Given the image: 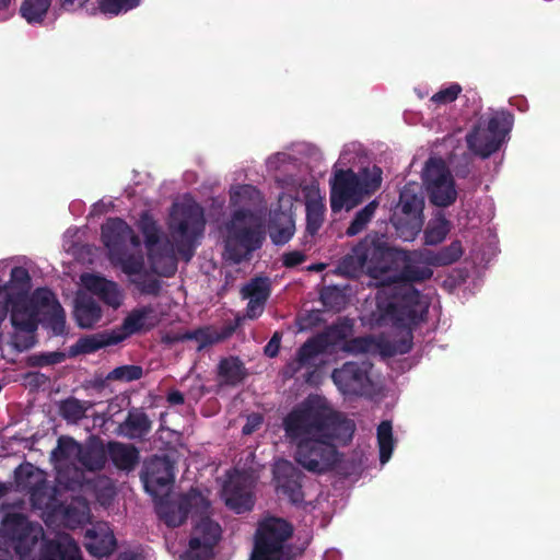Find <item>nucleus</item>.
<instances>
[{
	"mask_svg": "<svg viewBox=\"0 0 560 560\" xmlns=\"http://www.w3.org/2000/svg\"><path fill=\"white\" fill-rule=\"evenodd\" d=\"M512 125L510 115L495 113L488 119H482L478 126L467 135L469 150L481 158L495 152L503 142Z\"/></svg>",
	"mask_w": 560,
	"mask_h": 560,
	"instance_id": "9b49d317",
	"label": "nucleus"
},
{
	"mask_svg": "<svg viewBox=\"0 0 560 560\" xmlns=\"http://www.w3.org/2000/svg\"><path fill=\"white\" fill-rule=\"evenodd\" d=\"M312 269H314V270H322V269H323V266H322V265H319V266H314V267H312Z\"/></svg>",
	"mask_w": 560,
	"mask_h": 560,
	"instance_id": "338daca9",
	"label": "nucleus"
},
{
	"mask_svg": "<svg viewBox=\"0 0 560 560\" xmlns=\"http://www.w3.org/2000/svg\"><path fill=\"white\" fill-rule=\"evenodd\" d=\"M37 320L38 326L47 330L49 337H63L69 334L66 317H38Z\"/></svg>",
	"mask_w": 560,
	"mask_h": 560,
	"instance_id": "a18cd8bd",
	"label": "nucleus"
},
{
	"mask_svg": "<svg viewBox=\"0 0 560 560\" xmlns=\"http://www.w3.org/2000/svg\"><path fill=\"white\" fill-rule=\"evenodd\" d=\"M242 293L248 300L249 310L256 312L269 296V282L262 278L254 279L243 289Z\"/></svg>",
	"mask_w": 560,
	"mask_h": 560,
	"instance_id": "f704fd0d",
	"label": "nucleus"
},
{
	"mask_svg": "<svg viewBox=\"0 0 560 560\" xmlns=\"http://www.w3.org/2000/svg\"><path fill=\"white\" fill-rule=\"evenodd\" d=\"M260 423H261L260 416H255L252 419H248V421L242 429L243 434H245V435L252 434L258 428V425Z\"/></svg>",
	"mask_w": 560,
	"mask_h": 560,
	"instance_id": "864d4df0",
	"label": "nucleus"
},
{
	"mask_svg": "<svg viewBox=\"0 0 560 560\" xmlns=\"http://www.w3.org/2000/svg\"><path fill=\"white\" fill-rule=\"evenodd\" d=\"M389 250L382 246L375 238L366 237L352 252L347 255L340 264V270L351 277H357L362 272L368 273L376 281L382 289L377 292L376 300L380 311L383 310L384 300L387 296L386 280L392 276H386L388 261L384 260L381 255H374L375 249Z\"/></svg>",
	"mask_w": 560,
	"mask_h": 560,
	"instance_id": "6e6552de",
	"label": "nucleus"
},
{
	"mask_svg": "<svg viewBox=\"0 0 560 560\" xmlns=\"http://www.w3.org/2000/svg\"><path fill=\"white\" fill-rule=\"evenodd\" d=\"M81 289L79 290L75 299V308L78 315H95L96 312L94 303L85 302V293L90 292L93 295L102 299L106 304L116 308L121 304L122 294L118 285L101 276L93 273H84L80 278Z\"/></svg>",
	"mask_w": 560,
	"mask_h": 560,
	"instance_id": "dca6fc26",
	"label": "nucleus"
},
{
	"mask_svg": "<svg viewBox=\"0 0 560 560\" xmlns=\"http://www.w3.org/2000/svg\"><path fill=\"white\" fill-rule=\"evenodd\" d=\"M88 0H62V5L68 10L81 8Z\"/></svg>",
	"mask_w": 560,
	"mask_h": 560,
	"instance_id": "13d9d810",
	"label": "nucleus"
},
{
	"mask_svg": "<svg viewBox=\"0 0 560 560\" xmlns=\"http://www.w3.org/2000/svg\"><path fill=\"white\" fill-rule=\"evenodd\" d=\"M166 400L170 405H183L185 402L184 394L177 389L167 393Z\"/></svg>",
	"mask_w": 560,
	"mask_h": 560,
	"instance_id": "603ef678",
	"label": "nucleus"
},
{
	"mask_svg": "<svg viewBox=\"0 0 560 560\" xmlns=\"http://www.w3.org/2000/svg\"><path fill=\"white\" fill-rule=\"evenodd\" d=\"M335 295H338V291L336 289L328 288L322 292L320 296H322L324 304H327L328 299H330Z\"/></svg>",
	"mask_w": 560,
	"mask_h": 560,
	"instance_id": "bf43d9fd",
	"label": "nucleus"
},
{
	"mask_svg": "<svg viewBox=\"0 0 560 560\" xmlns=\"http://www.w3.org/2000/svg\"><path fill=\"white\" fill-rule=\"evenodd\" d=\"M55 294L45 288L31 293V277L23 267H14L7 284L0 278V315H60Z\"/></svg>",
	"mask_w": 560,
	"mask_h": 560,
	"instance_id": "39448f33",
	"label": "nucleus"
},
{
	"mask_svg": "<svg viewBox=\"0 0 560 560\" xmlns=\"http://www.w3.org/2000/svg\"><path fill=\"white\" fill-rule=\"evenodd\" d=\"M143 376V369L140 365L127 364L112 370L105 377L107 382L129 383L138 381Z\"/></svg>",
	"mask_w": 560,
	"mask_h": 560,
	"instance_id": "4c0bfd02",
	"label": "nucleus"
},
{
	"mask_svg": "<svg viewBox=\"0 0 560 560\" xmlns=\"http://www.w3.org/2000/svg\"><path fill=\"white\" fill-rule=\"evenodd\" d=\"M371 364L368 362L349 361L335 369L331 378L336 386L347 395L362 396L372 386L370 378Z\"/></svg>",
	"mask_w": 560,
	"mask_h": 560,
	"instance_id": "f3484780",
	"label": "nucleus"
},
{
	"mask_svg": "<svg viewBox=\"0 0 560 560\" xmlns=\"http://www.w3.org/2000/svg\"><path fill=\"white\" fill-rule=\"evenodd\" d=\"M210 509L209 500L196 488L180 494L176 500L161 501L156 511L159 517L167 527H179L188 518L189 513L207 512Z\"/></svg>",
	"mask_w": 560,
	"mask_h": 560,
	"instance_id": "2eb2a0df",
	"label": "nucleus"
},
{
	"mask_svg": "<svg viewBox=\"0 0 560 560\" xmlns=\"http://www.w3.org/2000/svg\"><path fill=\"white\" fill-rule=\"evenodd\" d=\"M462 88L454 83L436 92L432 97L431 102L436 105H445L455 101L460 93Z\"/></svg>",
	"mask_w": 560,
	"mask_h": 560,
	"instance_id": "49530a36",
	"label": "nucleus"
},
{
	"mask_svg": "<svg viewBox=\"0 0 560 560\" xmlns=\"http://www.w3.org/2000/svg\"><path fill=\"white\" fill-rule=\"evenodd\" d=\"M27 376H28V377H30V376H34V377H36V378H38V377L44 378V377H45V376H44V374H40V373H33V374H32V373H28V374H27Z\"/></svg>",
	"mask_w": 560,
	"mask_h": 560,
	"instance_id": "69168bd1",
	"label": "nucleus"
},
{
	"mask_svg": "<svg viewBox=\"0 0 560 560\" xmlns=\"http://www.w3.org/2000/svg\"><path fill=\"white\" fill-rule=\"evenodd\" d=\"M388 261L386 276H392L386 280L385 288L387 294L395 291L394 301L387 306L383 304L381 315H398V306L401 304L409 310L407 315H423L429 312L425 299L416 291L410 283L421 282L432 277V259H428L430 250L407 253L404 250L389 248V250L375 249L374 255Z\"/></svg>",
	"mask_w": 560,
	"mask_h": 560,
	"instance_id": "7ed1b4c3",
	"label": "nucleus"
},
{
	"mask_svg": "<svg viewBox=\"0 0 560 560\" xmlns=\"http://www.w3.org/2000/svg\"><path fill=\"white\" fill-rule=\"evenodd\" d=\"M347 155H348V151H347V150H345V151L341 153V155H340V159H339L338 164H340V165H341V164H346V163H345V161H348Z\"/></svg>",
	"mask_w": 560,
	"mask_h": 560,
	"instance_id": "680f3d73",
	"label": "nucleus"
},
{
	"mask_svg": "<svg viewBox=\"0 0 560 560\" xmlns=\"http://www.w3.org/2000/svg\"><path fill=\"white\" fill-rule=\"evenodd\" d=\"M450 232V223L443 217L433 219L425 231V243L435 245L441 243Z\"/></svg>",
	"mask_w": 560,
	"mask_h": 560,
	"instance_id": "79ce46f5",
	"label": "nucleus"
},
{
	"mask_svg": "<svg viewBox=\"0 0 560 560\" xmlns=\"http://www.w3.org/2000/svg\"><path fill=\"white\" fill-rule=\"evenodd\" d=\"M141 0H100V9L105 14L118 15L139 5Z\"/></svg>",
	"mask_w": 560,
	"mask_h": 560,
	"instance_id": "c03bdc74",
	"label": "nucleus"
},
{
	"mask_svg": "<svg viewBox=\"0 0 560 560\" xmlns=\"http://www.w3.org/2000/svg\"><path fill=\"white\" fill-rule=\"evenodd\" d=\"M70 439L71 438H68L67 440H63V439H60L59 440V448H60V452L66 455V456H70L72 454L75 455V451H71V446L68 445V443L70 442Z\"/></svg>",
	"mask_w": 560,
	"mask_h": 560,
	"instance_id": "4d7b16f0",
	"label": "nucleus"
},
{
	"mask_svg": "<svg viewBox=\"0 0 560 560\" xmlns=\"http://www.w3.org/2000/svg\"><path fill=\"white\" fill-rule=\"evenodd\" d=\"M84 546L93 557H108L115 550L116 538L107 523H97L86 530Z\"/></svg>",
	"mask_w": 560,
	"mask_h": 560,
	"instance_id": "b1692460",
	"label": "nucleus"
},
{
	"mask_svg": "<svg viewBox=\"0 0 560 560\" xmlns=\"http://www.w3.org/2000/svg\"><path fill=\"white\" fill-rule=\"evenodd\" d=\"M342 323L334 324L327 327L324 331L317 334V338L320 339L326 350L336 347L341 341L345 342L347 336L350 334L353 326V319L351 317H343Z\"/></svg>",
	"mask_w": 560,
	"mask_h": 560,
	"instance_id": "473e14b6",
	"label": "nucleus"
},
{
	"mask_svg": "<svg viewBox=\"0 0 560 560\" xmlns=\"http://www.w3.org/2000/svg\"><path fill=\"white\" fill-rule=\"evenodd\" d=\"M246 317H235L234 324L226 325L220 330L212 327H203L195 330L180 332H167L162 338L163 342L173 345L185 340H195L198 342V351L213 343L223 341L231 337L235 329L241 325L242 320Z\"/></svg>",
	"mask_w": 560,
	"mask_h": 560,
	"instance_id": "6ab92c4d",
	"label": "nucleus"
},
{
	"mask_svg": "<svg viewBox=\"0 0 560 560\" xmlns=\"http://www.w3.org/2000/svg\"><path fill=\"white\" fill-rule=\"evenodd\" d=\"M377 444L380 451V462L385 464L389 460L394 451V436L392 422L388 420L382 421L377 427Z\"/></svg>",
	"mask_w": 560,
	"mask_h": 560,
	"instance_id": "c9c22d12",
	"label": "nucleus"
},
{
	"mask_svg": "<svg viewBox=\"0 0 560 560\" xmlns=\"http://www.w3.org/2000/svg\"><path fill=\"white\" fill-rule=\"evenodd\" d=\"M68 358L67 352L51 351L33 353L25 359V363L30 368H43L60 364Z\"/></svg>",
	"mask_w": 560,
	"mask_h": 560,
	"instance_id": "a19ab883",
	"label": "nucleus"
},
{
	"mask_svg": "<svg viewBox=\"0 0 560 560\" xmlns=\"http://www.w3.org/2000/svg\"><path fill=\"white\" fill-rule=\"evenodd\" d=\"M293 528L282 518H268L256 533L250 560H294L291 546L285 541L292 536Z\"/></svg>",
	"mask_w": 560,
	"mask_h": 560,
	"instance_id": "1a4fd4ad",
	"label": "nucleus"
},
{
	"mask_svg": "<svg viewBox=\"0 0 560 560\" xmlns=\"http://www.w3.org/2000/svg\"><path fill=\"white\" fill-rule=\"evenodd\" d=\"M92 402L80 400L73 396L60 400L58 412L62 419L69 423H78L86 417V411L92 407Z\"/></svg>",
	"mask_w": 560,
	"mask_h": 560,
	"instance_id": "2f4dec72",
	"label": "nucleus"
},
{
	"mask_svg": "<svg viewBox=\"0 0 560 560\" xmlns=\"http://www.w3.org/2000/svg\"><path fill=\"white\" fill-rule=\"evenodd\" d=\"M207 512H195L197 517L191 536L188 542V550L182 555V560H211L214 556L213 549L221 539V526L212 521Z\"/></svg>",
	"mask_w": 560,
	"mask_h": 560,
	"instance_id": "ddd939ff",
	"label": "nucleus"
},
{
	"mask_svg": "<svg viewBox=\"0 0 560 560\" xmlns=\"http://www.w3.org/2000/svg\"><path fill=\"white\" fill-rule=\"evenodd\" d=\"M145 490L156 493L159 490L173 485L175 480L174 465L166 456H154L144 465L141 476Z\"/></svg>",
	"mask_w": 560,
	"mask_h": 560,
	"instance_id": "4be33fe9",
	"label": "nucleus"
},
{
	"mask_svg": "<svg viewBox=\"0 0 560 560\" xmlns=\"http://www.w3.org/2000/svg\"><path fill=\"white\" fill-rule=\"evenodd\" d=\"M15 331L12 336V346L20 352L33 348L36 342L38 317H10Z\"/></svg>",
	"mask_w": 560,
	"mask_h": 560,
	"instance_id": "bb28decb",
	"label": "nucleus"
},
{
	"mask_svg": "<svg viewBox=\"0 0 560 560\" xmlns=\"http://www.w3.org/2000/svg\"><path fill=\"white\" fill-rule=\"evenodd\" d=\"M151 430L152 421L141 408H131L118 425V433L130 440L143 439Z\"/></svg>",
	"mask_w": 560,
	"mask_h": 560,
	"instance_id": "c85d7f7f",
	"label": "nucleus"
},
{
	"mask_svg": "<svg viewBox=\"0 0 560 560\" xmlns=\"http://www.w3.org/2000/svg\"><path fill=\"white\" fill-rule=\"evenodd\" d=\"M273 477L278 491L288 498L292 504H301L304 501L302 490L303 472L290 460L280 459L273 466Z\"/></svg>",
	"mask_w": 560,
	"mask_h": 560,
	"instance_id": "aec40b11",
	"label": "nucleus"
},
{
	"mask_svg": "<svg viewBox=\"0 0 560 560\" xmlns=\"http://www.w3.org/2000/svg\"><path fill=\"white\" fill-rule=\"evenodd\" d=\"M11 539L21 560H35V548L47 538L42 527H34L22 515H15L11 525Z\"/></svg>",
	"mask_w": 560,
	"mask_h": 560,
	"instance_id": "a211bd4d",
	"label": "nucleus"
},
{
	"mask_svg": "<svg viewBox=\"0 0 560 560\" xmlns=\"http://www.w3.org/2000/svg\"><path fill=\"white\" fill-rule=\"evenodd\" d=\"M430 201L438 207L451 206L457 198L454 179L444 161L430 159L422 174Z\"/></svg>",
	"mask_w": 560,
	"mask_h": 560,
	"instance_id": "4468645a",
	"label": "nucleus"
},
{
	"mask_svg": "<svg viewBox=\"0 0 560 560\" xmlns=\"http://www.w3.org/2000/svg\"><path fill=\"white\" fill-rule=\"evenodd\" d=\"M325 346L317 336L307 339L298 350L296 361L300 366H304L318 354L326 352Z\"/></svg>",
	"mask_w": 560,
	"mask_h": 560,
	"instance_id": "ea45409f",
	"label": "nucleus"
},
{
	"mask_svg": "<svg viewBox=\"0 0 560 560\" xmlns=\"http://www.w3.org/2000/svg\"><path fill=\"white\" fill-rule=\"evenodd\" d=\"M51 0H24L21 14L28 23H40L46 15Z\"/></svg>",
	"mask_w": 560,
	"mask_h": 560,
	"instance_id": "e433bc0d",
	"label": "nucleus"
},
{
	"mask_svg": "<svg viewBox=\"0 0 560 560\" xmlns=\"http://www.w3.org/2000/svg\"><path fill=\"white\" fill-rule=\"evenodd\" d=\"M369 324L382 326L390 319L389 336L365 335L354 337L341 346V350L351 354H376L383 358H393L398 354H407L413 347V330L427 322L428 317H374Z\"/></svg>",
	"mask_w": 560,
	"mask_h": 560,
	"instance_id": "423d86ee",
	"label": "nucleus"
},
{
	"mask_svg": "<svg viewBox=\"0 0 560 560\" xmlns=\"http://www.w3.org/2000/svg\"><path fill=\"white\" fill-rule=\"evenodd\" d=\"M75 319L80 328L92 329L97 325L101 317H75Z\"/></svg>",
	"mask_w": 560,
	"mask_h": 560,
	"instance_id": "3c124183",
	"label": "nucleus"
},
{
	"mask_svg": "<svg viewBox=\"0 0 560 560\" xmlns=\"http://www.w3.org/2000/svg\"><path fill=\"white\" fill-rule=\"evenodd\" d=\"M304 260L302 253L294 250L283 255V264L288 267H293L301 264Z\"/></svg>",
	"mask_w": 560,
	"mask_h": 560,
	"instance_id": "8fccbe9b",
	"label": "nucleus"
},
{
	"mask_svg": "<svg viewBox=\"0 0 560 560\" xmlns=\"http://www.w3.org/2000/svg\"><path fill=\"white\" fill-rule=\"evenodd\" d=\"M37 560H83L78 542L69 534L43 540Z\"/></svg>",
	"mask_w": 560,
	"mask_h": 560,
	"instance_id": "5701e85b",
	"label": "nucleus"
},
{
	"mask_svg": "<svg viewBox=\"0 0 560 560\" xmlns=\"http://www.w3.org/2000/svg\"><path fill=\"white\" fill-rule=\"evenodd\" d=\"M68 445L71 451H75V457L80 465L89 471L102 470L107 462V445L97 435L88 438L84 444L78 443L74 439H70Z\"/></svg>",
	"mask_w": 560,
	"mask_h": 560,
	"instance_id": "412c9836",
	"label": "nucleus"
},
{
	"mask_svg": "<svg viewBox=\"0 0 560 560\" xmlns=\"http://www.w3.org/2000/svg\"><path fill=\"white\" fill-rule=\"evenodd\" d=\"M323 317H296L298 325L301 329L306 328L308 325L316 324L317 322H320Z\"/></svg>",
	"mask_w": 560,
	"mask_h": 560,
	"instance_id": "5fc2aeb1",
	"label": "nucleus"
},
{
	"mask_svg": "<svg viewBox=\"0 0 560 560\" xmlns=\"http://www.w3.org/2000/svg\"><path fill=\"white\" fill-rule=\"evenodd\" d=\"M294 222L289 213L281 212L276 215L269 228L272 242L277 245L285 244L294 234Z\"/></svg>",
	"mask_w": 560,
	"mask_h": 560,
	"instance_id": "72a5a7b5",
	"label": "nucleus"
},
{
	"mask_svg": "<svg viewBox=\"0 0 560 560\" xmlns=\"http://www.w3.org/2000/svg\"><path fill=\"white\" fill-rule=\"evenodd\" d=\"M291 158L288 153L279 152L273 155H271L267 160V166L271 171L280 170L282 166L288 164L290 162Z\"/></svg>",
	"mask_w": 560,
	"mask_h": 560,
	"instance_id": "09e8293b",
	"label": "nucleus"
},
{
	"mask_svg": "<svg viewBox=\"0 0 560 560\" xmlns=\"http://www.w3.org/2000/svg\"><path fill=\"white\" fill-rule=\"evenodd\" d=\"M107 456L119 470L132 471L140 462V452L133 444L110 441L107 443Z\"/></svg>",
	"mask_w": 560,
	"mask_h": 560,
	"instance_id": "cd10ccee",
	"label": "nucleus"
},
{
	"mask_svg": "<svg viewBox=\"0 0 560 560\" xmlns=\"http://www.w3.org/2000/svg\"><path fill=\"white\" fill-rule=\"evenodd\" d=\"M377 208V202L372 201L368 206H365L361 211H359L353 219L352 223L347 230V234L349 236H354L359 234L366 224L371 221L373 218L375 210Z\"/></svg>",
	"mask_w": 560,
	"mask_h": 560,
	"instance_id": "37998d69",
	"label": "nucleus"
},
{
	"mask_svg": "<svg viewBox=\"0 0 560 560\" xmlns=\"http://www.w3.org/2000/svg\"><path fill=\"white\" fill-rule=\"evenodd\" d=\"M382 171L377 166L364 168L359 174L352 171L335 170L330 179V207L332 211L351 210L365 197L378 189Z\"/></svg>",
	"mask_w": 560,
	"mask_h": 560,
	"instance_id": "0eeeda50",
	"label": "nucleus"
},
{
	"mask_svg": "<svg viewBox=\"0 0 560 560\" xmlns=\"http://www.w3.org/2000/svg\"><path fill=\"white\" fill-rule=\"evenodd\" d=\"M283 430L295 444V462L307 471L324 474L339 462L335 442H350L355 423L334 410L324 397L310 395L284 417Z\"/></svg>",
	"mask_w": 560,
	"mask_h": 560,
	"instance_id": "f03ea898",
	"label": "nucleus"
},
{
	"mask_svg": "<svg viewBox=\"0 0 560 560\" xmlns=\"http://www.w3.org/2000/svg\"><path fill=\"white\" fill-rule=\"evenodd\" d=\"M148 317H125L122 325L112 330H103L92 335L81 336L68 349V358H77L94 353L108 346L118 345L132 334L144 329Z\"/></svg>",
	"mask_w": 560,
	"mask_h": 560,
	"instance_id": "9d476101",
	"label": "nucleus"
},
{
	"mask_svg": "<svg viewBox=\"0 0 560 560\" xmlns=\"http://www.w3.org/2000/svg\"><path fill=\"white\" fill-rule=\"evenodd\" d=\"M463 255V246L459 241L452 242L447 247L434 253L430 250L428 259H432L433 265L444 266L458 260Z\"/></svg>",
	"mask_w": 560,
	"mask_h": 560,
	"instance_id": "58836bf2",
	"label": "nucleus"
},
{
	"mask_svg": "<svg viewBox=\"0 0 560 560\" xmlns=\"http://www.w3.org/2000/svg\"><path fill=\"white\" fill-rule=\"evenodd\" d=\"M0 560H14L12 553L4 548H0Z\"/></svg>",
	"mask_w": 560,
	"mask_h": 560,
	"instance_id": "052dcab7",
	"label": "nucleus"
},
{
	"mask_svg": "<svg viewBox=\"0 0 560 560\" xmlns=\"http://www.w3.org/2000/svg\"><path fill=\"white\" fill-rule=\"evenodd\" d=\"M62 520L67 527L74 529L83 526L90 518V506L82 497L72 498L70 502L62 504Z\"/></svg>",
	"mask_w": 560,
	"mask_h": 560,
	"instance_id": "7c9ffc66",
	"label": "nucleus"
},
{
	"mask_svg": "<svg viewBox=\"0 0 560 560\" xmlns=\"http://www.w3.org/2000/svg\"><path fill=\"white\" fill-rule=\"evenodd\" d=\"M143 235V245L130 226L120 219H109L102 228V238L109 250L112 261L128 275L132 282L151 292L156 288L153 281L148 287L142 281L150 272L171 276L176 270L175 250L191 244L205 228L203 211L192 198L185 196L172 208L168 228L171 242L161 234L154 220L143 214L138 223Z\"/></svg>",
	"mask_w": 560,
	"mask_h": 560,
	"instance_id": "f257e3e1",
	"label": "nucleus"
},
{
	"mask_svg": "<svg viewBox=\"0 0 560 560\" xmlns=\"http://www.w3.org/2000/svg\"><path fill=\"white\" fill-rule=\"evenodd\" d=\"M7 265H8V264H7L5 261H0V269H1V268H5V267H7Z\"/></svg>",
	"mask_w": 560,
	"mask_h": 560,
	"instance_id": "774afa93",
	"label": "nucleus"
},
{
	"mask_svg": "<svg viewBox=\"0 0 560 560\" xmlns=\"http://www.w3.org/2000/svg\"><path fill=\"white\" fill-rule=\"evenodd\" d=\"M282 334L279 331H276L270 340L267 342V345L264 348V353L268 358H276L280 350V343H281Z\"/></svg>",
	"mask_w": 560,
	"mask_h": 560,
	"instance_id": "de8ad7c7",
	"label": "nucleus"
},
{
	"mask_svg": "<svg viewBox=\"0 0 560 560\" xmlns=\"http://www.w3.org/2000/svg\"><path fill=\"white\" fill-rule=\"evenodd\" d=\"M423 199L418 195V185H407L393 217V223L404 241H412L423 225Z\"/></svg>",
	"mask_w": 560,
	"mask_h": 560,
	"instance_id": "f8f14e48",
	"label": "nucleus"
},
{
	"mask_svg": "<svg viewBox=\"0 0 560 560\" xmlns=\"http://www.w3.org/2000/svg\"><path fill=\"white\" fill-rule=\"evenodd\" d=\"M262 201L253 186L241 185L231 189L232 220L224 228L225 256L238 262L260 247L264 240L261 215L256 211Z\"/></svg>",
	"mask_w": 560,
	"mask_h": 560,
	"instance_id": "20e7f679",
	"label": "nucleus"
},
{
	"mask_svg": "<svg viewBox=\"0 0 560 560\" xmlns=\"http://www.w3.org/2000/svg\"><path fill=\"white\" fill-rule=\"evenodd\" d=\"M10 2L11 0H0V8H5Z\"/></svg>",
	"mask_w": 560,
	"mask_h": 560,
	"instance_id": "0e129e2a",
	"label": "nucleus"
},
{
	"mask_svg": "<svg viewBox=\"0 0 560 560\" xmlns=\"http://www.w3.org/2000/svg\"><path fill=\"white\" fill-rule=\"evenodd\" d=\"M7 488L3 483H0V498L5 494Z\"/></svg>",
	"mask_w": 560,
	"mask_h": 560,
	"instance_id": "e2e57ef3",
	"label": "nucleus"
},
{
	"mask_svg": "<svg viewBox=\"0 0 560 560\" xmlns=\"http://www.w3.org/2000/svg\"><path fill=\"white\" fill-rule=\"evenodd\" d=\"M302 197L305 200L307 231L314 234L320 228L324 221L325 206L319 187L315 183H311L302 188Z\"/></svg>",
	"mask_w": 560,
	"mask_h": 560,
	"instance_id": "393cba45",
	"label": "nucleus"
},
{
	"mask_svg": "<svg viewBox=\"0 0 560 560\" xmlns=\"http://www.w3.org/2000/svg\"><path fill=\"white\" fill-rule=\"evenodd\" d=\"M140 553L135 550H126L118 553L116 560H139Z\"/></svg>",
	"mask_w": 560,
	"mask_h": 560,
	"instance_id": "6e6d98bb",
	"label": "nucleus"
},
{
	"mask_svg": "<svg viewBox=\"0 0 560 560\" xmlns=\"http://www.w3.org/2000/svg\"><path fill=\"white\" fill-rule=\"evenodd\" d=\"M223 493L226 506L238 514L250 511L254 505L250 492L238 480L225 483Z\"/></svg>",
	"mask_w": 560,
	"mask_h": 560,
	"instance_id": "c756f323",
	"label": "nucleus"
},
{
	"mask_svg": "<svg viewBox=\"0 0 560 560\" xmlns=\"http://www.w3.org/2000/svg\"><path fill=\"white\" fill-rule=\"evenodd\" d=\"M248 376L244 362L236 355L222 358L217 365V380L220 386L235 387Z\"/></svg>",
	"mask_w": 560,
	"mask_h": 560,
	"instance_id": "a878e982",
	"label": "nucleus"
}]
</instances>
